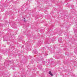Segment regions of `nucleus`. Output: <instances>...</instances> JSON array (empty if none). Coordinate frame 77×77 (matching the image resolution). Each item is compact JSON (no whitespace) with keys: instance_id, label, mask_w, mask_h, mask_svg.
<instances>
[{"instance_id":"nucleus-1","label":"nucleus","mask_w":77,"mask_h":77,"mask_svg":"<svg viewBox=\"0 0 77 77\" xmlns=\"http://www.w3.org/2000/svg\"><path fill=\"white\" fill-rule=\"evenodd\" d=\"M49 74H50L51 76H53V74H52L51 72V71L49 72Z\"/></svg>"},{"instance_id":"nucleus-2","label":"nucleus","mask_w":77,"mask_h":77,"mask_svg":"<svg viewBox=\"0 0 77 77\" xmlns=\"http://www.w3.org/2000/svg\"><path fill=\"white\" fill-rule=\"evenodd\" d=\"M58 41L59 42H61V41H62V40H60V38H59L58 39Z\"/></svg>"},{"instance_id":"nucleus-3","label":"nucleus","mask_w":77,"mask_h":77,"mask_svg":"<svg viewBox=\"0 0 77 77\" xmlns=\"http://www.w3.org/2000/svg\"><path fill=\"white\" fill-rule=\"evenodd\" d=\"M24 21H25V20H24Z\"/></svg>"}]
</instances>
